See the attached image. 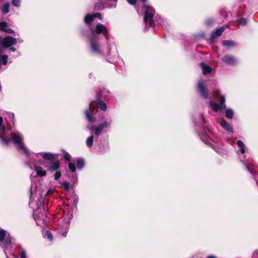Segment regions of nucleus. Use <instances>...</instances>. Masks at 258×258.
Wrapping results in <instances>:
<instances>
[{
    "mask_svg": "<svg viewBox=\"0 0 258 258\" xmlns=\"http://www.w3.org/2000/svg\"><path fill=\"white\" fill-rule=\"evenodd\" d=\"M206 258H217V257L213 255H210L208 256Z\"/></svg>",
    "mask_w": 258,
    "mask_h": 258,
    "instance_id": "obj_46",
    "label": "nucleus"
},
{
    "mask_svg": "<svg viewBox=\"0 0 258 258\" xmlns=\"http://www.w3.org/2000/svg\"><path fill=\"white\" fill-rule=\"evenodd\" d=\"M30 196L31 197L32 194V189L31 188L30 190Z\"/></svg>",
    "mask_w": 258,
    "mask_h": 258,
    "instance_id": "obj_49",
    "label": "nucleus"
},
{
    "mask_svg": "<svg viewBox=\"0 0 258 258\" xmlns=\"http://www.w3.org/2000/svg\"><path fill=\"white\" fill-rule=\"evenodd\" d=\"M98 107L103 111H106L107 109V106L106 104L102 101H98L97 103Z\"/></svg>",
    "mask_w": 258,
    "mask_h": 258,
    "instance_id": "obj_24",
    "label": "nucleus"
},
{
    "mask_svg": "<svg viewBox=\"0 0 258 258\" xmlns=\"http://www.w3.org/2000/svg\"><path fill=\"white\" fill-rule=\"evenodd\" d=\"M253 258H258V250H255L252 255Z\"/></svg>",
    "mask_w": 258,
    "mask_h": 258,
    "instance_id": "obj_41",
    "label": "nucleus"
},
{
    "mask_svg": "<svg viewBox=\"0 0 258 258\" xmlns=\"http://www.w3.org/2000/svg\"><path fill=\"white\" fill-rule=\"evenodd\" d=\"M34 167L37 175L40 177H43L46 175V173L45 171L43 170L41 167L36 166V165H34Z\"/></svg>",
    "mask_w": 258,
    "mask_h": 258,
    "instance_id": "obj_21",
    "label": "nucleus"
},
{
    "mask_svg": "<svg viewBox=\"0 0 258 258\" xmlns=\"http://www.w3.org/2000/svg\"><path fill=\"white\" fill-rule=\"evenodd\" d=\"M76 163L78 168L80 169L82 168L85 165V162L84 160L81 159H77Z\"/></svg>",
    "mask_w": 258,
    "mask_h": 258,
    "instance_id": "obj_27",
    "label": "nucleus"
},
{
    "mask_svg": "<svg viewBox=\"0 0 258 258\" xmlns=\"http://www.w3.org/2000/svg\"><path fill=\"white\" fill-rule=\"evenodd\" d=\"M12 244V238L10 234L5 230H0V245L5 248V252L7 254L6 249Z\"/></svg>",
    "mask_w": 258,
    "mask_h": 258,
    "instance_id": "obj_6",
    "label": "nucleus"
},
{
    "mask_svg": "<svg viewBox=\"0 0 258 258\" xmlns=\"http://www.w3.org/2000/svg\"><path fill=\"white\" fill-rule=\"evenodd\" d=\"M197 89L199 92L201 94V95L203 98L205 99H207L208 98V94L204 86L203 81L200 80L198 82Z\"/></svg>",
    "mask_w": 258,
    "mask_h": 258,
    "instance_id": "obj_12",
    "label": "nucleus"
},
{
    "mask_svg": "<svg viewBox=\"0 0 258 258\" xmlns=\"http://www.w3.org/2000/svg\"><path fill=\"white\" fill-rule=\"evenodd\" d=\"M244 165L246 169V170L249 172L250 173H251L252 174H254V171L252 170H250L248 165L247 164H246V163H244Z\"/></svg>",
    "mask_w": 258,
    "mask_h": 258,
    "instance_id": "obj_36",
    "label": "nucleus"
},
{
    "mask_svg": "<svg viewBox=\"0 0 258 258\" xmlns=\"http://www.w3.org/2000/svg\"><path fill=\"white\" fill-rule=\"evenodd\" d=\"M214 149L216 152L219 154H222L224 153V150L222 149H220L218 147H215Z\"/></svg>",
    "mask_w": 258,
    "mask_h": 258,
    "instance_id": "obj_35",
    "label": "nucleus"
},
{
    "mask_svg": "<svg viewBox=\"0 0 258 258\" xmlns=\"http://www.w3.org/2000/svg\"><path fill=\"white\" fill-rule=\"evenodd\" d=\"M36 157H38L39 156H42L44 159L48 160L50 161L54 160L55 158H57V155L51 154L50 153L46 152H41L38 153L34 154Z\"/></svg>",
    "mask_w": 258,
    "mask_h": 258,
    "instance_id": "obj_13",
    "label": "nucleus"
},
{
    "mask_svg": "<svg viewBox=\"0 0 258 258\" xmlns=\"http://www.w3.org/2000/svg\"><path fill=\"white\" fill-rule=\"evenodd\" d=\"M200 66L202 70L203 74L204 75H206L208 73H210L212 71L211 68L204 63H201Z\"/></svg>",
    "mask_w": 258,
    "mask_h": 258,
    "instance_id": "obj_20",
    "label": "nucleus"
},
{
    "mask_svg": "<svg viewBox=\"0 0 258 258\" xmlns=\"http://www.w3.org/2000/svg\"><path fill=\"white\" fill-rule=\"evenodd\" d=\"M60 186L64 189L68 191H69L70 189V183L67 181L60 183Z\"/></svg>",
    "mask_w": 258,
    "mask_h": 258,
    "instance_id": "obj_28",
    "label": "nucleus"
},
{
    "mask_svg": "<svg viewBox=\"0 0 258 258\" xmlns=\"http://www.w3.org/2000/svg\"><path fill=\"white\" fill-rule=\"evenodd\" d=\"M0 30L10 34L14 33V31L12 29L9 28L8 27L7 24L4 22H0Z\"/></svg>",
    "mask_w": 258,
    "mask_h": 258,
    "instance_id": "obj_18",
    "label": "nucleus"
},
{
    "mask_svg": "<svg viewBox=\"0 0 258 258\" xmlns=\"http://www.w3.org/2000/svg\"><path fill=\"white\" fill-rule=\"evenodd\" d=\"M54 191V188H51L49 189L47 191L46 195L48 196V195H51Z\"/></svg>",
    "mask_w": 258,
    "mask_h": 258,
    "instance_id": "obj_39",
    "label": "nucleus"
},
{
    "mask_svg": "<svg viewBox=\"0 0 258 258\" xmlns=\"http://www.w3.org/2000/svg\"><path fill=\"white\" fill-rule=\"evenodd\" d=\"M3 119L0 116V140L4 146H7L10 142L13 143L17 149L22 154L29 156V150L25 146L23 136L18 132H12L3 124Z\"/></svg>",
    "mask_w": 258,
    "mask_h": 258,
    "instance_id": "obj_1",
    "label": "nucleus"
},
{
    "mask_svg": "<svg viewBox=\"0 0 258 258\" xmlns=\"http://www.w3.org/2000/svg\"><path fill=\"white\" fill-rule=\"evenodd\" d=\"M112 120L110 118L107 119L102 121L98 125H91L88 126L87 128L89 130L91 133L96 136L99 135L103 130L105 128H109L111 124Z\"/></svg>",
    "mask_w": 258,
    "mask_h": 258,
    "instance_id": "obj_5",
    "label": "nucleus"
},
{
    "mask_svg": "<svg viewBox=\"0 0 258 258\" xmlns=\"http://www.w3.org/2000/svg\"><path fill=\"white\" fill-rule=\"evenodd\" d=\"M95 108L96 106L94 104V102H91L89 104V108L85 111L87 119L91 123H94L96 121V118L92 112Z\"/></svg>",
    "mask_w": 258,
    "mask_h": 258,
    "instance_id": "obj_8",
    "label": "nucleus"
},
{
    "mask_svg": "<svg viewBox=\"0 0 258 258\" xmlns=\"http://www.w3.org/2000/svg\"><path fill=\"white\" fill-rule=\"evenodd\" d=\"M10 5L9 4H5L2 8V11L3 13H7L9 11Z\"/></svg>",
    "mask_w": 258,
    "mask_h": 258,
    "instance_id": "obj_30",
    "label": "nucleus"
},
{
    "mask_svg": "<svg viewBox=\"0 0 258 258\" xmlns=\"http://www.w3.org/2000/svg\"><path fill=\"white\" fill-rule=\"evenodd\" d=\"M91 34H102L106 36L108 33L107 28L103 24L98 23L94 29H91Z\"/></svg>",
    "mask_w": 258,
    "mask_h": 258,
    "instance_id": "obj_9",
    "label": "nucleus"
},
{
    "mask_svg": "<svg viewBox=\"0 0 258 258\" xmlns=\"http://www.w3.org/2000/svg\"><path fill=\"white\" fill-rule=\"evenodd\" d=\"M21 0H12V3L16 7H19L21 6Z\"/></svg>",
    "mask_w": 258,
    "mask_h": 258,
    "instance_id": "obj_32",
    "label": "nucleus"
},
{
    "mask_svg": "<svg viewBox=\"0 0 258 258\" xmlns=\"http://www.w3.org/2000/svg\"><path fill=\"white\" fill-rule=\"evenodd\" d=\"M95 8L96 9L101 10V9H103L104 8V7L102 5L100 6V5H96L95 6Z\"/></svg>",
    "mask_w": 258,
    "mask_h": 258,
    "instance_id": "obj_45",
    "label": "nucleus"
},
{
    "mask_svg": "<svg viewBox=\"0 0 258 258\" xmlns=\"http://www.w3.org/2000/svg\"><path fill=\"white\" fill-rule=\"evenodd\" d=\"M12 115L13 116V117H14V114L13 113H12Z\"/></svg>",
    "mask_w": 258,
    "mask_h": 258,
    "instance_id": "obj_51",
    "label": "nucleus"
},
{
    "mask_svg": "<svg viewBox=\"0 0 258 258\" xmlns=\"http://www.w3.org/2000/svg\"><path fill=\"white\" fill-rule=\"evenodd\" d=\"M221 59L224 62L230 65H234L236 63V60L235 57L229 55L224 56Z\"/></svg>",
    "mask_w": 258,
    "mask_h": 258,
    "instance_id": "obj_15",
    "label": "nucleus"
},
{
    "mask_svg": "<svg viewBox=\"0 0 258 258\" xmlns=\"http://www.w3.org/2000/svg\"><path fill=\"white\" fill-rule=\"evenodd\" d=\"M144 4L146 2V0H141Z\"/></svg>",
    "mask_w": 258,
    "mask_h": 258,
    "instance_id": "obj_50",
    "label": "nucleus"
},
{
    "mask_svg": "<svg viewBox=\"0 0 258 258\" xmlns=\"http://www.w3.org/2000/svg\"><path fill=\"white\" fill-rule=\"evenodd\" d=\"M20 257L21 258H26V254L25 250H22L21 254H20Z\"/></svg>",
    "mask_w": 258,
    "mask_h": 258,
    "instance_id": "obj_37",
    "label": "nucleus"
},
{
    "mask_svg": "<svg viewBox=\"0 0 258 258\" xmlns=\"http://www.w3.org/2000/svg\"><path fill=\"white\" fill-rule=\"evenodd\" d=\"M18 42H19V43H22V42H23V40H21V39H18Z\"/></svg>",
    "mask_w": 258,
    "mask_h": 258,
    "instance_id": "obj_48",
    "label": "nucleus"
},
{
    "mask_svg": "<svg viewBox=\"0 0 258 258\" xmlns=\"http://www.w3.org/2000/svg\"><path fill=\"white\" fill-rule=\"evenodd\" d=\"M69 226V223L68 224H66V230H67L68 229V227ZM67 231H65L63 233H62V235L64 236V237H66L67 236Z\"/></svg>",
    "mask_w": 258,
    "mask_h": 258,
    "instance_id": "obj_43",
    "label": "nucleus"
},
{
    "mask_svg": "<svg viewBox=\"0 0 258 258\" xmlns=\"http://www.w3.org/2000/svg\"><path fill=\"white\" fill-rule=\"evenodd\" d=\"M199 121L201 123H205V120L203 118V114H200L199 116Z\"/></svg>",
    "mask_w": 258,
    "mask_h": 258,
    "instance_id": "obj_38",
    "label": "nucleus"
},
{
    "mask_svg": "<svg viewBox=\"0 0 258 258\" xmlns=\"http://www.w3.org/2000/svg\"><path fill=\"white\" fill-rule=\"evenodd\" d=\"M220 125L222 126L223 128H224L226 131L228 132L232 133L233 132V127L231 124L228 123L224 119H222L220 122Z\"/></svg>",
    "mask_w": 258,
    "mask_h": 258,
    "instance_id": "obj_16",
    "label": "nucleus"
},
{
    "mask_svg": "<svg viewBox=\"0 0 258 258\" xmlns=\"http://www.w3.org/2000/svg\"><path fill=\"white\" fill-rule=\"evenodd\" d=\"M227 25L224 26L217 29L215 31L213 32L211 35V38L215 39L221 35L222 33L224 31Z\"/></svg>",
    "mask_w": 258,
    "mask_h": 258,
    "instance_id": "obj_17",
    "label": "nucleus"
},
{
    "mask_svg": "<svg viewBox=\"0 0 258 258\" xmlns=\"http://www.w3.org/2000/svg\"><path fill=\"white\" fill-rule=\"evenodd\" d=\"M78 201V197L76 195H73L71 198L64 203L63 211L69 215V218L71 219L74 211L77 209V204Z\"/></svg>",
    "mask_w": 258,
    "mask_h": 258,
    "instance_id": "obj_4",
    "label": "nucleus"
},
{
    "mask_svg": "<svg viewBox=\"0 0 258 258\" xmlns=\"http://www.w3.org/2000/svg\"><path fill=\"white\" fill-rule=\"evenodd\" d=\"M88 40L91 53L96 55H103V48L99 42L98 36L95 34H91L88 36Z\"/></svg>",
    "mask_w": 258,
    "mask_h": 258,
    "instance_id": "obj_3",
    "label": "nucleus"
},
{
    "mask_svg": "<svg viewBox=\"0 0 258 258\" xmlns=\"http://www.w3.org/2000/svg\"><path fill=\"white\" fill-rule=\"evenodd\" d=\"M95 18H98L99 19H102L101 15L100 13H96L93 14H87L85 18V22L87 24H90L94 19Z\"/></svg>",
    "mask_w": 258,
    "mask_h": 258,
    "instance_id": "obj_14",
    "label": "nucleus"
},
{
    "mask_svg": "<svg viewBox=\"0 0 258 258\" xmlns=\"http://www.w3.org/2000/svg\"><path fill=\"white\" fill-rule=\"evenodd\" d=\"M225 116L227 118L232 119L234 116V111L232 109H225Z\"/></svg>",
    "mask_w": 258,
    "mask_h": 258,
    "instance_id": "obj_23",
    "label": "nucleus"
},
{
    "mask_svg": "<svg viewBox=\"0 0 258 258\" xmlns=\"http://www.w3.org/2000/svg\"><path fill=\"white\" fill-rule=\"evenodd\" d=\"M10 49L12 51H15L16 50V48L14 47H10Z\"/></svg>",
    "mask_w": 258,
    "mask_h": 258,
    "instance_id": "obj_47",
    "label": "nucleus"
},
{
    "mask_svg": "<svg viewBox=\"0 0 258 258\" xmlns=\"http://www.w3.org/2000/svg\"><path fill=\"white\" fill-rule=\"evenodd\" d=\"M213 22L214 21L212 19H210L207 20L206 23L208 25H210L213 23Z\"/></svg>",
    "mask_w": 258,
    "mask_h": 258,
    "instance_id": "obj_42",
    "label": "nucleus"
},
{
    "mask_svg": "<svg viewBox=\"0 0 258 258\" xmlns=\"http://www.w3.org/2000/svg\"><path fill=\"white\" fill-rule=\"evenodd\" d=\"M60 167V162L58 160H53L48 163L45 167L47 168L48 170L51 172L57 170Z\"/></svg>",
    "mask_w": 258,
    "mask_h": 258,
    "instance_id": "obj_11",
    "label": "nucleus"
},
{
    "mask_svg": "<svg viewBox=\"0 0 258 258\" xmlns=\"http://www.w3.org/2000/svg\"><path fill=\"white\" fill-rule=\"evenodd\" d=\"M220 103L218 104L215 102L214 99L213 100L211 101L209 105L211 108L215 111H221L224 109H225V99L224 96H222L219 98Z\"/></svg>",
    "mask_w": 258,
    "mask_h": 258,
    "instance_id": "obj_7",
    "label": "nucleus"
},
{
    "mask_svg": "<svg viewBox=\"0 0 258 258\" xmlns=\"http://www.w3.org/2000/svg\"><path fill=\"white\" fill-rule=\"evenodd\" d=\"M210 129L207 128L204 130V133H203V135L208 136V133H210Z\"/></svg>",
    "mask_w": 258,
    "mask_h": 258,
    "instance_id": "obj_44",
    "label": "nucleus"
},
{
    "mask_svg": "<svg viewBox=\"0 0 258 258\" xmlns=\"http://www.w3.org/2000/svg\"><path fill=\"white\" fill-rule=\"evenodd\" d=\"M44 238L51 241L53 240V236L51 232L47 230L44 235Z\"/></svg>",
    "mask_w": 258,
    "mask_h": 258,
    "instance_id": "obj_26",
    "label": "nucleus"
},
{
    "mask_svg": "<svg viewBox=\"0 0 258 258\" xmlns=\"http://www.w3.org/2000/svg\"><path fill=\"white\" fill-rule=\"evenodd\" d=\"M237 145L240 149V153L243 154L245 152V146L243 142L241 140L237 141Z\"/></svg>",
    "mask_w": 258,
    "mask_h": 258,
    "instance_id": "obj_22",
    "label": "nucleus"
},
{
    "mask_svg": "<svg viewBox=\"0 0 258 258\" xmlns=\"http://www.w3.org/2000/svg\"><path fill=\"white\" fill-rule=\"evenodd\" d=\"M17 42V39L11 36L0 38V44L5 47H9L13 45H15Z\"/></svg>",
    "mask_w": 258,
    "mask_h": 258,
    "instance_id": "obj_10",
    "label": "nucleus"
},
{
    "mask_svg": "<svg viewBox=\"0 0 258 258\" xmlns=\"http://www.w3.org/2000/svg\"><path fill=\"white\" fill-rule=\"evenodd\" d=\"M127 2L132 5H134L137 2V0H126Z\"/></svg>",
    "mask_w": 258,
    "mask_h": 258,
    "instance_id": "obj_40",
    "label": "nucleus"
},
{
    "mask_svg": "<svg viewBox=\"0 0 258 258\" xmlns=\"http://www.w3.org/2000/svg\"><path fill=\"white\" fill-rule=\"evenodd\" d=\"M145 16L144 18V22L145 23H149L150 26L152 27L155 26V22L161 24L164 29L166 21L156 14L154 9L149 6L145 5L144 6Z\"/></svg>",
    "mask_w": 258,
    "mask_h": 258,
    "instance_id": "obj_2",
    "label": "nucleus"
},
{
    "mask_svg": "<svg viewBox=\"0 0 258 258\" xmlns=\"http://www.w3.org/2000/svg\"><path fill=\"white\" fill-rule=\"evenodd\" d=\"M94 141V136L92 135L89 137L86 141V145L88 148H91L93 146Z\"/></svg>",
    "mask_w": 258,
    "mask_h": 258,
    "instance_id": "obj_25",
    "label": "nucleus"
},
{
    "mask_svg": "<svg viewBox=\"0 0 258 258\" xmlns=\"http://www.w3.org/2000/svg\"><path fill=\"white\" fill-rule=\"evenodd\" d=\"M237 22L242 25H245L246 24V19L245 18H240L237 20Z\"/></svg>",
    "mask_w": 258,
    "mask_h": 258,
    "instance_id": "obj_33",
    "label": "nucleus"
},
{
    "mask_svg": "<svg viewBox=\"0 0 258 258\" xmlns=\"http://www.w3.org/2000/svg\"><path fill=\"white\" fill-rule=\"evenodd\" d=\"M222 44L223 46L225 47L226 48H230L232 47H234L236 46V43L232 40H223L222 41Z\"/></svg>",
    "mask_w": 258,
    "mask_h": 258,
    "instance_id": "obj_19",
    "label": "nucleus"
},
{
    "mask_svg": "<svg viewBox=\"0 0 258 258\" xmlns=\"http://www.w3.org/2000/svg\"><path fill=\"white\" fill-rule=\"evenodd\" d=\"M62 156L63 157V158L67 161L68 162H71V156L67 152H64L62 154Z\"/></svg>",
    "mask_w": 258,
    "mask_h": 258,
    "instance_id": "obj_29",
    "label": "nucleus"
},
{
    "mask_svg": "<svg viewBox=\"0 0 258 258\" xmlns=\"http://www.w3.org/2000/svg\"><path fill=\"white\" fill-rule=\"evenodd\" d=\"M68 166H69V168L70 170L72 172H73V173L75 172L76 168V166H75V164L70 162L69 163Z\"/></svg>",
    "mask_w": 258,
    "mask_h": 258,
    "instance_id": "obj_31",
    "label": "nucleus"
},
{
    "mask_svg": "<svg viewBox=\"0 0 258 258\" xmlns=\"http://www.w3.org/2000/svg\"><path fill=\"white\" fill-rule=\"evenodd\" d=\"M61 173L59 171H56L54 174V179L58 180L61 177Z\"/></svg>",
    "mask_w": 258,
    "mask_h": 258,
    "instance_id": "obj_34",
    "label": "nucleus"
}]
</instances>
